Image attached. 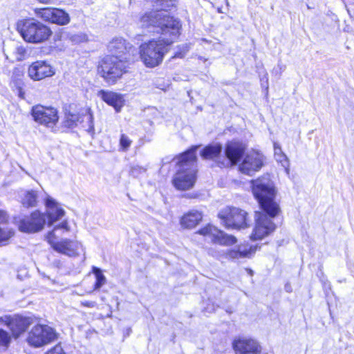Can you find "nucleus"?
I'll return each mask as SVG.
<instances>
[{
	"label": "nucleus",
	"mask_w": 354,
	"mask_h": 354,
	"mask_svg": "<svg viewBox=\"0 0 354 354\" xmlns=\"http://www.w3.org/2000/svg\"><path fill=\"white\" fill-rule=\"evenodd\" d=\"M265 156L263 153L252 151L248 153L239 165V171L249 176L259 171L264 165Z\"/></svg>",
	"instance_id": "obj_12"
},
{
	"label": "nucleus",
	"mask_w": 354,
	"mask_h": 354,
	"mask_svg": "<svg viewBox=\"0 0 354 354\" xmlns=\"http://www.w3.org/2000/svg\"><path fill=\"white\" fill-rule=\"evenodd\" d=\"M274 149L277 161L280 162L283 167L287 168L289 166V162L287 156L283 153L281 147L277 143H274Z\"/></svg>",
	"instance_id": "obj_26"
},
{
	"label": "nucleus",
	"mask_w": 354,
	"mask_h": 354,
	"mask_svg": "<svg viewBox=\"0 0 354 354\" xmlns=\"http://www.w3.org/2000/svg\"><path fill=\"white\" fill-rule=\"evenodd\" d=\"M251 183L253 195L263 210L256 212V225L250 236L252 240H259L274 231L276 225L272 219L280 212V207L275 200L277 191L268 175L253 180Z\"/></svg>",
	"instance_id": "obj_2"
},
{
	"label": "nucleus",
	"mask_w": 354,
	"mask_h": 354,
	"mask_svg": "<svg viewBox=\"0 0 354 354\" xmlns=\"http://www.w3.org/2000/svg\"><path fill=\"white\" fill-rule=\"evenodd\" d=\"M93 272L96 277V282L95 284V290L100 289L106 283V277L102 274V270L96 267H93Z\"/></svg>",
	"instance_id": "obj_27"
},
{
	"label": "nucleus",
	"mask_w": 354,
	"mask_h": 354,
	"mask_svg": "<svg viewBox=\"0 0 354 354\" xmlns=\"http://www.w3.org/2000/svg\"><path fill=\"white\" fill-rule=\"evenodd\" d=\"M20 32L25 41L30 43H41L49 37L51 30L41 22L32 20L25 21Z\"/></svg>",
	"instance_id": "obj_6"
},
{
	"label": "nucleus",
	"mask_w": 354,
	"mask_h": 354,
	"mask_svg": "<svg viewBox=\"0 0 354 354\" xmlns=\"http://www.w3.org/2000/svg\"><path fill=\"white\" fill-rule=\"evenodd\" d=\"M146 169L138 165L131 166L130 169V174L134 177H136L140 174L145 172Z\"/></svg>",
	"instance_id": "obj_31"
},
{
	"label": "nucleus",
	"mask_w": 354,
	"mask_h": 354,
	"mask_svg": "<svg viewBox=\"0 0 354 354\" xmlns=\"http://www.w3.org/2000/svg\"><path fill=\"white\" fill-rule=\"evenodd\" d=\"M59 230H63V232L70 230L66 221H64L59 225L55 226L53 230L48 234L46 238L51 247L55 251L70 257L78 256L80 254V250H82V244L77 241L67 239H62L59 241H55L57 236V232Z\"/></svg>",
	"instance_id": "obj_4"
},
{
	"label": "nucleus",
	"mask_w": 354,
	"mask_h": 354,
	"mask_svg": "<svg viewBox=\"0 0 354 354\" xmlns=\"http://www.w3.org/2000/svg\"><path fill=\"white\" fill-rule=\"evenodd\" d=\"M97 95L108 105L113 106L116 112H120L124 106V100L120 93L102 89L97 92Z\"/></svg>",
	"instance_id": "obj_18"
},
{
	"label": "nucleus",
	"mask_w": 354,
	"mask_h": 354,
	"mask_svg": "<svg viewBox=\"0 0 354 354\" xmlns=\"http://www.w3.org/2000/svg\"><path fill=\"white\" fill-rule=\"evenodd\" d=\"M202 220V214L198 211L192 210L180 219V225L185 228L194 227Z\"/></svg>",
	"instance_id": "obj_23"
},
{
	"label": "nucleus",
	"mask_w": 354,
	"mask_h": 354,
	"mask_svg": "<svg viewBox=\"0 0 354 354\" xmlns=\"http://www.w3.org/2000/svg\"><path fill=\"white\" fill-rule=\"evenodd\" d=\"M37 13L44 20L53 24L66 25L70 21L68 14L63 10L47 8L40 9Z\"/></svg>",
	"instance_id": "obj_15"
},
{
	"label": "nucleus",
	"mask_w": 354,
	"mask_h": 354,
	"mask_svg": "<svg viewBox=\"0 0 354 354\" xmlns=\"http://www.w3.org/2000/svg\"><path fill=\"white\" fill-rule=\"evenodd\" d=\"M8 215L0 209V243L8 241L14 235V231L8 225Z\"/></svg>",
	"instance_id": "obj_22"
},
{
	"label": "nucleus",
	"mask_w": 354,
	"mask_h": 354,
	"mask_svg": "<svg viewBox=\"0 0 354 354\" xmlns=\"http://www.w3.org/2000/svg\"><path fill=\"white\" fill-rule=\"evenodd\" d=\"M17 52L19 55H24V54L25 53L26 50H25V49L23 47L19 46V47L17 48Z\"/></svg>",
	"instance_id": "obj_36"
},
{
	"label": "nucleus",
	"mask_w": 354,
	"mask_h": 354,
	"mask_svg": "<svg viewBox=\"0 0 354 354\" xmlns=\"http://www.w3.org/2000/svg\"><path fill=\"white\" fill-rule=\"evenodd\" d=\"M222 151L221 144L210 145L205 147L201 152L204 159H214L218 157Z\"/></svg>",
	"instance_id": "obj_25"
},
{
	"label": "nucleus",
	"mask_w": 354,
	"mask_h": 354,
	"mask_svg": "<svg viewBox=\"0 0 354 354\" xmlns=\"http://www.w3.org/2000/svg\"><path fill=\"white\" fill-rule=\"evenodd\" d=\"M58 338V333L54 328L43 324L35 326L28 333L27 342L32 346L41 347Z\"/></svg>",
	"instance_id": "obj_8"
},
{
	"label": "nucleus",
	"mask_w": 354,
	"mask_h": 354,
	"mask_svg": "<svg viewBox=\"0 0 354 354\" xmlns=\"http://www.w3.org/2000/svg\"><path fill=\"white\" fill-rule=\"evenodd\" d=\"M81 304L82 306L88 307V308H94L96 306V302L95 301H82Z\"/></svg>",
	"instance_id": "obj_34"
},
{
	"label": "nucleus",
	"mask_w": 354,
	"mask_h": 354,
	"mask_svg": "<svg viewBox=\"0 0 354 354\" xmlns=\"http://www.w3.org/2000/svg\"><path fill=\"white\" fill-rule=\"evenodd\" d=\"M34 120L39 124L53 129L58 120V112L55 108L37 105L32 109Z\"/></svg>",
	"instance_id": "obj_10"
},
{
	"label": "nucleus",
	"mask_w": 354,
	"mask_h": 354,
	"mask_svg": "<svg viewBox=\"0 0 354 354\" xmlns=\"http://www.w3.org/2000/svg\"><path fill=\"white\" fill-rule=\"evenodd\" d=\"M198 233L201 235L208 236L212 242L223 246H230L237 242L236 238L233 235H230L217 227L208 225L201 229Z\"/></svg>",
	"instance_id": "obj_13"
},
{
	"label": "nucleus",
	"mask_w": 354,
	"mask_h": 354,
	"mask_svg": "<svg viewBox=\"0 0 354 354\" xmlns=\"http://www.w3.org/2000/svg\"><path fill=\"white\" fill-rule=\"evenodd\" d=\"M233 348L237 354H260L259 344L252 339L239 338L233 342Z\"/></svg>",
	"instance_id": "obj_16"
},
{
	"label": "nucleus",
	"mask_w": 354,
	"mask_h": 354,
	"mask_svg": "<svg viewBox=\"0 0 354 354\" xmlns=\"http://www.w3.org/2000/svg\"><path fill=\"white\" fill-rule=\"evenodd\" d=\"M218 218L227 228L240 229L249 225L248 213L239 208L226 207L220 211Z\"/></svg>",
	"instance_id": "obj_7"
},
{
	"label": "nucleus",
	"mask_w": 354,
	"mask_h": 354,
	"mask_svg": "<svg viewBox=\"0 0 354 354\" xmlns=\"http://www.w3.org/2000/svg\"><path fill=\"white\" fill-rule=\"evenodd\" d=\"M14 222L17 225L20 231L34 233L43 229L46 223V218L44 214L39 211H35L30 216L20 215L15 216Z\"/></svg>",
	"instance_id": "obj_9"
},
{
	"label": "nucleus",
	"mask_w": 354,
	"mask_h": 354,
	"mask_svg": "<svg viewBox=\"0 0 354 354\" xmlns=\"http://www.w3.org/2000/svg\"><path fill=\"white\" fill-rule=\"evenodd\" d=\"M33 323V319L30 317L15 315L11 317L8 328L12 331V335L17 338Z\"/></svg>",
	"instance_id": "obj_20"
},
{
	"label": "nucleus",
	"mask_w": 354,
	"mask_h": 354,
	"mask_svg": "<svg viewBox=\"0 0 354 354\" xmlns=\"http://www.w3.org/2000/svg\"><path fill=\"white\" fill-rule=\"evenodd\" d=\"M28 73L32 80L39 81L47 77L53 76L55 71L46 61L38 60L30 65Z\"/></svg>",
	"instance_id": "obj_14"
},
{
	"label": "nucleus",
	"mask_w": 354,
	"mask_h": 354,
	"mask_svg": "<svg viewBox=\"0 0 354 354\" xmlns=\"http://www.w3.org/2000/svg\"><path fill=\"white\" fill-rule=\"evenodd\" d=\"M45 205L48 225H52L64 216L65 211L52 197L48 196L46 198Z\"/></svg>",
	"instance_id": "obj_19"
},
{
	"label": "nucleus",
	"mask_w": 354,
	"mask_h": 354,
	"mask_svg": "<svg viewBox=\"0 0 354 354\" xmlns=\"http://www.w3.org/2000/svg\"><path fill=\"white\" fill-rule=\"evenodd\" d=\"M205 310L206 312L212 313L215 311L216 308L214 304H212L211 306H209V305L208 304L207 307L205 308Z\"/></svg>",
	"instance_id": "obj_35"
},
{
	"label": "nucleus",
	"mask_w": 354,
	"mask_h": 354,
	"mask_svg": "<svg viewBox=\"0 0 354 354\" xmlns=\"http://www.w3.org/2000/svg\"><path fill=\"white\" fill-rule=\"evenodd\" d=\"M108 50L111 53L109 56H115L126 62L133 61L135 51L133 46L122 37L113 39L108 44Z\"/></svg>",
	"instance_id": "obj_11"
},
{
	"label": "nucleus",
	"mask_w": 354,
	"mask_h": 354,
	"mask_svg": "<svg viewBox=\"0 0 354 354\" xmlns=\"http://www.w3.org/2000/svg\"><path fill=\"white\" fill-rule=\"evenodd\" d=\"M197 149V146L192 147L177 158V164L179 169L174 178L173 183L178 189H189L193 187L195 183L196 174V151Z\"/></svg>",
	"instance_id": "obj_3"
},
{
	"label": "nucleus",
	"mask_w": 354,
	"mask_h": 354,
	"mask_svg": "<svg viewBox=\"0 0 354 354\" xmlns=\"http://www.w3.org/2000/svg\"><path fill=\"white\" fill-rule=\"evenodd\" d=\"M11 316L10 315H5L3 317H0V324H5L8 326L9 322L11 319Z\"/></svg>",
	"instance_id": "obj_33"
},
{
	"label": "nucleus",
	"mask_w": 354,
	"mask_h": 354,
	"mask_svg": "<svg viewBox=\"0 0 354 354\" xmlns=\"http://www.w3.org/2000/svg\"><path fill=\"white\" fill-rule=\"evenodd\" d=\"M21 205L27 208L34 207L38 203V194L35 190L22 191L19 195Z\"/></svg>",
	"instance_id": "obj_24"
},
{
	"label": "nucleus",
	"mask_w": 354,
	"mask_h": 354,
	"mask_svg": "<svg viewBox=\"0 0 354 354\" xmlns=\"http://www.w3.org/2000/svg\"><path fill=\"white\" fill-rule=\"evenodd\" d=\"M10 339L11 338L9 334L3 329H0V346L8 347Z\"/></svg>",
	"instance_id": "obj_28"
},
{
	"label": "nucleus",
	"mask_w": 354,
	"mask_h": 354,
	"mask_svg": "<svg viewBox=\"0 0 354 354\" xmlns=\"http://www.w3.org/2000/svg\"><path fill=\"white\" fill-rule=\"evenodd\" d=\"M254 251L250 247L248 248L247 246L239 245L233 249L223 251L221 257H224L227 259L236 260L239 259L250 257L251 253Z\"/></svg>",
	"instance_id": "obj_21"
},
{
	"label": "nucleus",
	"mask_w": 354,
	"mask_h": 354,
	"mask_svg": "<svg viewBox=\"0 0 354 354\" xmlns=\"http://www.w3.org/2000/svg\"><path fill=\"white\" fill-rule=\"evenodd\" d=\"M131 144V140L125 134H122L120 139V145L123 151H127Z\"/></svg>",
	"instance_id": "obj_29"
},
{
	"label": "nucleus",
	"mask_w": 354,
	"mask_h": 354,
	"mask_svg": "<svg viewBox=\"0 0 354 354\" xmlns=\"http://www.w3.org/2000/svg\"><path fill=\"white\" fill-rule=\"evenodd\" d=\"M129 63L115 56H106L98 67V72L110 85L115 84L127 72Z\"/></svg>",
	"instance_id": "obj_5"
},
{
	"label": "nucleus",
	"mask_w": 354,
	"mask_h": 354,
	"mask_svg": "<svg viewBox=\"0 0 354 354\" xmlns=\"http://www.w3.org/2000/svg\"><path fill=\"white\" fill-rule=\"evenodd\" d=\"M140 23L142 27H156L158 28L157 32L161 35L159 39L143 43L139 47L140 58L145 66L154 68L162 62L168 46L180 34L181 25L177 19L155 12L143 15Z\"/></svg>",
	"instance_id": "obj_1"
},
{
	"label": "nucleus",
	"mask_w": 354,
	"mask_h": 354,
	"mask_svg": "<svg viewBox=\"0 0 354 354\" xmlns=\"http://www.w3.org/2000/svg\"><path fill=\"white\" fill-rule=\"evenodd\" d=\"M46 354H66L62 346L58 344L55 347L49 350Z\"/></svg>",
	"instance_id": "obj_32"
},
{
	"label": "nucleus",
	"mask_w": 354,
	"mask_h": 354,
	"mask_svg": "<svg viewBox=\"0 0 354 354\" xmlns=\"http://www.w3.org/2000/svg\"><path fill=\"white\" fill-rule=\"evenodd\" d=\"M246 146L241 142L231 141L226 144L225 153L231 164L236 165L243 157Z\"/></svg>",
	"instance_id": "obj_17"
},
{
	"label": "nucleus",
	"mask_w": 354,
	"mask_h": 354,
	"mask_svg": "<svg viewBox=\"0 0 354 354\" xmlns=\"http://www.w3.org/2000/svg\"><path fill=\"white\" fill-rule=\"evenodd\" d=\"M79 120V116L77 115H69L67 116L66 120V126L68 127H73L77 125V122Z\"/></svg>",
	"instance_id": "obj_30"
}]
</instances>
